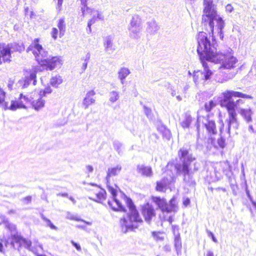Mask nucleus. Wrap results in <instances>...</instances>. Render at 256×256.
I'll return each instance as SVG.
<instances>
[{
    "label": "nucleus",
    "instance_id": "nucleus-24",
    "mask_svg": "<svg viewBox=\"0 0 256 256\" xmlns=\"http://www.w3.org/2000/svg\"><path fill=\"white\" fill-rule=\"evenodd\" d=\"M192 118L190 115L185 114L184 119L180 122V124L184 128H188L192 122Z\"/></svg>",
    "mask_w": 256,
    "mask_h": 256
},
{
    "label": "nucleus",
    "instance_id": "nucleus-5",
    "mask_svg": "<svg viewBox=\"0 0 256 256\" xmlns=\"http://www.w3.org/2000/svg\"><path fill=\"white\" fill-rule=\"evenodd\" d=\"M178 156L182 163L176 162L174 160L169 162L166 166L168 170L172 171L174 168L177 174H182L184 176L190 173V165L195 160V158L190 154L188 150L182 148L178 152Z\"/></svg>",
    "mask_w": 256,
    "mask_h": 256
},
{
    "label": "nucleus",
    "instance_id": "nucleus-6",
    "mask_svg": "<svg viewBox=\"0 0 256 256\" xmlns=\"http://www.w3.org/2000/svg\"><path fill=\"white\" fill-rule=\"evenodd\" d=\"M36 51H33V54L36 60L41 66V69L52 70L54 68L60 67L62 64V60L59 56H48V53L42 45H36Z\"/></svg>",
    "mask_w": 256,
    "mask_h": 256
},
{
    "label": "nucleus",
    "instance_id": "nucleus-42",
    "mask_svg": "<svg viewBox=\"0 0 256 256\" xmlns=\"http://www.w3.org/2000/svg\"><path fill=\"white\" fill-rule=\"evenodd\" d=\"M41 218L46 222V225L47 226H49L50 224L52 223V222L50 220L47 218L43 214H41Z\"/></svg>",
    "mask_w": 256,
    "mask_h": 256
},
{
    "label": "nucleus",
    "instance_id": "nucleus-14",
    "mask_svg": "<svg viewBox=\"0 0 256 256\" xmlns=\"http://www.w3.org/2000/svg\"><path fill=\"white\" fill-rule=\"evenodd\" d=\"M122 170V166L120 165H117L112 168H108L106 177V182L110 184V182H115L114 177L117 176Z\"/></svg>",
    "mask_w": 256,
    "mask_h": 256
},
{
    "label": "nucleus",
    "instance_id": "nucleus-60",
    "mask_svg": "<svg viewBox=\"0 0 256 256\" xmlns=\"http://www.w3.org/2000/svg\"><path fill=\"white\" fill-rule=\"evenodd\" d=\"M82 11L83 14H84L86 10L88 11V10H90L88 9V8H87V7L86 8V9H85L84 8H82Z\"/></svg>",
    "mask_w": 256,
    "mask_h": 256
},
{
    "label": "nucleus",
    "instance_id": "nucleus-35",
    "mask_svg": "<svg viewBox=\"0 0 256 256\" xmlns=\"http://www.w3.org/2000/svg\"><path fill=\"white\" fill-rule=\"evenodd\" d=\"M92 223V220L90 218L88 220L81 219V228H84L86 226H90Z\"/></svg>",
    "mask_w": 256,
    "mask_h": 256
},
{
    "label": "nucleus",
    "instance_id": "nucleus-54",
    "mask_svg": "<svg viewBox=\"0 0 256 256\" xmlns=\"http://www.w3.org/2000/svg\"><path fill=\"white\" fill-rule=\"evenodd\" d=\"M206 256H214V253L211 250H208L206 254Z\"/></svg>",
    "mask_w": 256,
    "mask_h": 256
},
{
    "label": "nucleus",
    "instance_id": "nucleus-43",
    "mask_svg": "<svg viewBox=\"0 0 256 256\" xmlns=\"http://www.w3.org/2000/svg\"><path fill=\"white\" fill-rule=\"evenodd\" d=\"M206 232H207V234H208V236L212 238V240L214 241V242L215 243H217L218 242V240L216 238L214 237V234H213V233L212 232H210V230H206Z\"/></svg>",
    "mask_w": 256,
    "mask_h": 256
},
{
    "label": "nucleus",
    "instance_id": "nucleus-59",
    "mask_svg": "<svg viewBox=\"0 0 256 256\" xmlns=\"http://www.w3.org/2000/svg\"><path fill=\"white\" fill-rule=\"evenodd\" d=\"M15 213V210H10L8 212V214H12Z\"/></svg>",
    "mask_w": 256,
    "mask_h": 256
},
{
    "label": "nucleus",
    "instance_id": "nucleus-21",
    "mask_svg": "<svg viewBox=\"0 0 256 256\" xmlns=\"http://www.w3.org/2000/svg\"><path fill=\"white\" fill-rule=\"evenodd\" d=\"M12 53L14 52H22L25 49L23 44H20L17 42L9 43L7 44Z\"/></svg>",
    "mask_w": 256,
    "mask_h": 256
},
{
    "label": "nucleus",
    "instance_id": "nucleus-2",
    "mask_svg": "<svg viewBox=\"0 0 256 256\" xmlns=\"http://www.w3.org/2000/svg\"><path fill=\"white\" fill-rule=\"evenodd\" d=\"M222 98L220 100V106L226 108L228 118L226 120L228 124V132L230 134L232 124H234V127L237 130L239 127V123L237 119V114L236 110V104L231 100L232 97L242 98H243L252 99V96L250 95L243 94L240 92L227 90L222 93Z\"/></svg>",
    "mask_w": 256,
    "mask_h": 256
},
{
    "label": "nucleus",
    "instance_id": "nucleus-23",
    "mask_svg": "<svg viewBox=\"0 0 256 256\" xmlns=\"http://www.w3.org/2000/svg\"><path fill=\"white\" fill-rule=\"evenodd\" d=\"M45 100L42 99V97H40L36 100H34L31 102V104L33 108L36 110L38 111L44 107Z\"/></svg>",
    "mask_w": 256,
    "mask_h": 256
},
{
    "label": "nucleus",
    "instance_id": "nucleus-20",
    "mask_svg": "<svg viewBox=\"0 0 256 256\" xmlns=\"http://www.w3.org/2000/svg\"><path fill=\"white\" fill-rule=\"evenodd\" d=\"M94 94L95 92L94 90H90L87 93L83 102V104L86 108L94 103L95 100L94 98Z\"/></svg>",
    "mask_w": 256,
    "mask_h": 256
},
{
    "label": "nucleus",
    "instance_id": "nucleus-25",
    "mask_svg": "<svg viewBox=\"0 0 256 256\" xmlns=\"http://www.w3.org/2000/svg\"><path fill=\"white\" fill-rule=\"evenodd\" d=\"M130 73V70L126 68H122L118 72V76L121 82L124 83V80Z\"/></svg>",
    "mask_w": 256,
    "mask_h": 256
},
{
    "label": "nucleus",
    "instance_id": "nucleus-27",
    "mask_svg": "<svg viewBox=\"0 0 256 256\" xmlns=\"http://www.w3.org/2000/svg\"><path fill=\"white\" fill-rule=\"evenodd\" d=\"M193 78L195 83H198L200 80H204L203 72L200 70L194 72Z\"/></svg>",
    "mask_w": 256,
    "mask_h": 256
},
{
    "label": "nucleus",
    "instance_id": "nucleus-29",
    "mask_svg": "<svg viewBox=\"0 0 256 256\" xmlns=\"http://www.w3.org/2000/svg\"><path fill=\"white\" fill-rule=\"evenodd\" d=\"M174 246L176 251H180L182 248V244L180 234L175 236L174 239Z\"/></svg>",
    "mask_w": 256,
    "mask_h": 256
},
{
    "label": "nucleus",
    "instance_id": "nucleus-22",
    "mask_svg": "<svg viewBox=\"0 0 256 256\" xmlns=\"http://www.w3.org/2000/svg\"><path fill=\"white\" fill-rule=\"evenodd\" d=\"M240 113L246 122H252V112L250 108H242L240 110Z\"/></svg>",
    "mask_w": 256,
    "mask_h": 256
},
{
    "label": "nucleus",
    "instance_id": "nucleus-63",
    "mask_svg": "<svg viewBox=\"0 0 256 256\" xmlns=\"http://www.w3.org/2000/svg\"><path fill=\"white\" fill-rule=\"evenodd\" d=\"M130 24L132 26H136V24L134 23V20H132V22H131V23H130Z\"/></svg>",
    "mask_w": 256,
    "mask_h": 256
},
{
    "label": "nucleus",
    "instance_id": "nucleus-39",
    "mask_svg": "<svg viewBox=\"0 0 256 256\" xmlns=\"http://www.w3.org/2000/svg\"><path fill=\"white\" fill-rule=\"evenodd\" d=\"M58 34V30L56 28H52V30L51 32V34L52 38L54 40H56L57 38V35Z\"/></svg>",
    "mask_w": 256,
    "mask_h": 256
},
{
    "label": "nucleus",
    "instance_id": "nucleus-11",
    "mask_svg": "<svg viewBox=\"0 0 256 256\" xmlns=\"http://www.w3.org/2000/svg\"><path fill=\"white\" fill-rule=\"evenodd\" d=\"M42 72L41 66H35L32 69L27 72L24 78L18 80V84L22 87V88H27L32 82L33 86H36L37 83L36 74L38 72Z\"/></svg>",
    "mask_w": 256,
    "mask_h": 256
},
{
    "label": "nucleus",
    "instance_id": "nucleus-30",
    "mask_svg": "<svg viewBox=\"0 0 256 256\" xmlns=\"http://www.w3.org/2000/svg\"><path fill=\"white\" fill-rule=\"evenodd\" d=\"M216 104L212 100L204 104V108L206 112H209L216 106Z\"/></svg>",
    "mask_w": 256,
    "mask_h": 256
},
{
    "label": "nucleus",
    "instance_id": "nucleus-38",
    "mask_svg": "<svg viewBox=\"0 0 256 256\" xmlns=\"http://www.w3.org/2000/svg\"><path fill=\"white\" fill-rule=\"evenodd\" d=\"M104 46L106 49L108 50V49H111L112 46V43L110 38H108L104 42Z\"/></svg>",
    "mask_w": 256,
    "mask_h": 256
},
{
    "label": "nucleus",
    "instance_id": "nucleus-31",
    "mask_svg": "<svg viewBox=\"0 0 256 256\" xmlns=\"http://www.w3.org/2000/svg\"><path fill=\"white\" fill-rule=\"evenodd\" d=\"M119 98V94L118 92L112 91L110 93L109 100L112 102H114Z\"/></svg>",
    "mask_w": 256,
    "mask_h": 256
},
{
    "label": "nucleus",
    "instance_id": "nucleus-33",
    "mask_svg": "<svg viewBox=\"0 0 256 256\" xmlns=\"http://www.w3.org/2000/svg\"><path fill=\"white\" fill-rule=\"evenodd\" d=\"M52 92V90L49 86H46L44 90H41L40 92V96L44 97L46 96V94H50Z\"/></svg>",
    "mask_w": 256,
    "mask_h": 256
},
{
    "label": "nucleus",
    "instance_id": "nucleus-57",
    "mask_svg": "<svg viewBox=\"0 0 256 256\" xmlns=\"http://www.w3.org/2000/svg\"><path fill=\"white\" fill-rule=\"evenodd\" d=\"M58 195H60L63 197H66V196H67L68 194L67 193H62V194H59Z\"/></svg>",
    "mask_w": 256,
    "mask_h": 256
},
{
    "label": "nucleus",
    "instance_id": "nucleus-44",
    "mask_svg": "<svg viewBox=\"0 0 256 256\" xmlns=\"http://www.w3.org/2000/svg\"><path fill=\"white\" fill-rule=\"evenodd\" d=\"M190 203V198H185L184 199V200L182 201V204L184 206V207H186L188 206H189Z\"/></svg>",
    "mask_w": 256,
    "mask_h": 256
},
{
    "label": "nucleus",
    "instance_id": "nucleus-4",
    "mask_svg": "<svg viewBox=\"0 0 256 256\" xmlns=\"http://www.w3.org/2000/svg\"><path fill=\"white\" fill-rule=\"evenodd\" d=\"M204 14L202 18V24L206 26L208 24L210 28V32H209V36L212 37V41H215L214 37V20L216 22V26L219 30L218 34L222 40L224 39V34L222 29L224 27V22L221 17L217 18V11L215 8V4L213 2V0H203Z\"/></svg>",
    "mask_w": 256,
    "mask_h": 256
},
{
    "label": "nucleus",
    "instance_id": "nucleus-64",
    "mask_svg": "<svg viewBox=\"0 0 256 256\" xmlns=\"http://www.w3.org/2000/svg\"><path fill=\"white\" fill-rule=\"evenodd\" d=\"M86 66H87L86 63H85V64H83V66H84V69H86Z\"/></svg>",
    "mask_w": 256,
    "mask_h": 256
},
{
    "label": "nucleus",
    "instance_id": "nucleus-53",
    "mask_svg": "<svg viewBox=\"0 0 256 256\" xmlns=\"http://www.w3.org/2000/svg\"><path fill=\"white\" fill-rule=\"evenodd\" d=\"M51 229L54 230H58V228L55 226L52 222L50 224L49 226Z\"/></svg>",
    "mask_w": 256,
    "mask_h": 256
},
{
    "label": "nucleus",
    "instance_id": "nucleus-62",
    "mask_svg": "<svg viewBox=\"0 0 256 256\" xmlns=\"http://www.w3.org/2000/svg\"><path fill=\"white\" fill-rule=\"evenodd\" d=\"M70 199L72 202L74 204L76 202L74 199L72 197H70Z\"/></svg>",
    "mask_w": 256,
    "mask_h": 256
},
{
    "label": "nucleus",
    "instance_id": "nucleus-58",
    "mask_svg": "<svg viewBox=\"0 0 256 256\" xmlns=\"http://www.w3.org/2000/svg\"><path fill=\"white\" fill-rule=\"evenodd\" d=\"M24 12H25L26 15H27L28 13V7H26L24 8Z\"/></svg>",
    "mask_w": 256,
    "mask_h": 256
},
{
    "label": "nucleus",
    "instance_id": "nucleus-46",
    "mask_svg": "<svg viewBox=\"0 0 256 256\" xmlns=\"http://www.w3.org/2000/svg\"><path fill=\"white\" fill-rule=\"evenodd\" d=\"M34 45L32 44H30L26 50V51L27 52H28L30 51H32L33 52V51H36V49L34 50Z\"/></svg>",
    "mask_w": 256,
    "mask_h": 256
},
{
    "label": "nucleus",
    "instance_id": "nucleus-16",
    "mask_svg": "<svg viewBox=\"0 0 256 256\" xmlns=\"http://www.w3.org/2000/svg\"><path fill=\"white\" fill-rule=\"evenodd\" d=\"M12 54V53L8 44H4L2 47L0 48V55L2 56L4 62H11Z\"/></svg>",
    "mask_w": 256,
    "mask_h": 256
},
{
    "label": "nucleus",
    "instance_id": "nucleus-50",
    "mask_svg": "<svg viewBox=\"0 0 256 256\" xmlns=\"http://www.w3.org/2000/svg\"><path fill=\"white\" fill-rule=\"evenodd\" d=\"M24 200L26 201V204H29L31 202L32 196H27L24 198Z\"/></svg>",
    "mask_w": 256,
    "mask_h": 256
},
{
    "label": "nucleus",
    "instance_id": "nucleus-48",
    "mask_svg": "<svg viewBox=\"0 0 256 256\" xmlns=\"http://www.w3.org/2000/svg\"><path fill=\"white\" fill-rule=\"evenodd\" d=\"M3 108L4 110H10V106H8V102H4V104H2Z\"/></svg>",
    "mask_w": 256,
    "mask_h": 256
},
{
    "label": "nucleus",
    "instance_id": "nucleus-51",
    "mask_svg": "<svg viewBox=\"0 0 256 256\" xmlns=\"http://www.w3.org/2000/svg\"><path fill=\"white\" fill-rule=\"evenodd\" d=\"M86 170L88 172H92L93 171V168L91 166H86Z\"/></svg>",
    "mask_w": 256,
    "mask_h": 256
},
{
    "label": "nucleus",
    "instance_id": "nucleus-37",
    "mask_svg": "<svg viewBox=\"0 0 256 256\" xmlns=\"http://www.w3.org/2000/svg\"><path fill=\"white\" fill-rule=\"evenodd\" d=\"M70 220H74L76 221H80V218L78 216L72 214L70 212H68L66 216Z\"/></svg>",
    "mask_w": 256,
    "mask_h": 256
},
{
    "label": "nucleus",
    "instance_id": "nucleus-56",
    "mask_svg": "<svg viewBox=\"0 0 256 256\" xmlns=\"http://www.w3.org/2000/svg\"><path fill=\"white\" fill-rule=\"evenodd\" d=\"M3 244L2 241H0V252H3Z\"/></svg>",
    "mask_w": 256,
    "mask_h": 256
},
{
    "label": "nucleus",
    "instance_id": "nucleus-3",
    "mask_svg": "<svg viewBox=\"0 0 256 256\" xmlns=\"http://www.w3.org/2000/svg\"><path fill=\"white\" fill-rule=\"evenodd\" d=\"M198 48L197 52L199 59L204 68V80H209L213 74L212 71L210 70L207 61L214 63V58H212V52H210L211 46L208 38V34L204 32H200L197 35Z\"/></svg>",
    "mask_w": 256,
    "mask_h": 256
},
{
    "label": "nucleus",
    "instance_id": "nucleus-18",
    "mask_svg": "<svg viewBox=\"0 0 256 256\" xmlns=\"http://www.w3.org/2000/svg\"><path fill=\"white\" fill-rule=\"evenodd\" d=\"M138 172L144 176L151 177L152 176V170L151 166L144 165H138Z\"/></svg>",
    "mask_w": 256,
    "mask_h": 256
},
{
    "label": "nucleus",
    "instance_id": "nucleus-34",
    "mask_svg": "<svg viewBox=\"0 0 256 256\" xmlns=\"http://www.w3.org/2000/svg\"><path fill=\"white\" fill-rule=\"evenodd\" d=\"M20 100H22L23 103L25 104H26L30 103L31 104V100L26 95H24L22 93L20 94L19 96Z\"/></svg>",
    "mask_w": 256,
    "mask_h": 256
},
{
    "label": "nucleus",
    "instance_id": "nucleus-19",
    "mask_svg": "<svg viewBox=\"0 0 256 256\" xmlns=\"http://www.w3.org/2000/svg\"><path fill=\"white\" fill-rule=\"evenodd\" d=\"M24 108L26 109V104L23 103L22 100H20L19 98L18 100H12L10 106V110L15 111L17 109Z\"/></svg>",
    "mask_w": 256,
    "mask_h": 256
},
{
    "label": "nucleus",
    "instance_id": "nucleus-61",
    "mask_svg": "<svg viewBox=\"0 0 256 256\" xmlns=\"http://www.w3.org/2000/svg\"><path fill=\"white\" fill-rule=\"evenodd\" d=\"M34 15V12L32 11L30 12V18H33V16Z\"/></svg>",
    "mask_w": 256,
    "mask_h": 256
},
{
    "label": "nucleus",
    "instance_id": "nucleus-7",
    "mask_svg": "<svg viewBox=\"0 0 256 256\" xmlns=\"http://www.w3.org/2000/svg\"><path fill=\"white\" fill-rule=\"evenodd\" d=\"M210 52H212V58H214V63L220 64L219 68L230 70L236 67L238 60L231 52L222 53L214 51L212 49L211 46Z\"/></svg>",
    "mask_w": 256,
    "mask_h": 256
},
{
    "label": "nucleus",
    "instance_id": "nucleus-8",
    "mask_svg": "<svg viewBox=\"0 0 256 256\" xmlns=\"http://www.w3.org/2000/svg\"><path fill=\"white\" fill-rule=\"evenodd\" d=\"M82 192L89 198L97 202H102L106 198V191L96 184L84 183Z\"/></svg>",
    "mask_w": 256,
    "mask_h": 256
},
{
    "label": "nucleus",
    "instance_id": "nucleus-32",
    "mask_svg": "<svg viewBox=\"0 0 256 256\" xmlns=\"http://www.w3.org/2000/svg\"><path fill=\"white\" fill-rule=\"evenodd\" d=\"M152 235L156 241H162L164 240V236H162L163 232H153Z\"/></svg>",
    "mask_w": 256,
    "mask_h": 256
},
{
    "label": "nucleus",
    "instance_id": "nucleus-55",
    "mask_svg": "<svg viewBox=\"0 0 256 256\" xmlns=\"http://www.w3.org/2000/svg\"><path fill=\"white\" fill-rule=\"evenodd\" d=\"M168 221L169 222L170 224H172V222L174 221V218L172 216H170L168 219Z\"/></svg>",
    "mask_w": 256,
    "mask_h": 256
},
{
    "label": "nucleus",
    "instance_id": "nucleus-26",
    "mask_svg": "<svg viewBox=\"0 0 256 256\" xmlns=\"http://www.w3.org/2000/svg\"><path fill=\"white\" fill-rule=\"evenodd\" d=\"M62 82V80L61 76L58 75L52 76L50 80V84L51 86L54 88H58V85L61 84Z\"/></svg>",
    "mask_w": 256,
    "mask_h": 256
},
{
    "label": "nucleus",
    "instance_id": "nucleus-9",
    "mask_svg": "<svg viewBox=\"0 0 256 256\" xmlns=\"http://www.w3.org/2000/svg\"><path fill=\"white\" fill-rule=\"evenodd\" d=\"M151 200L163 213L176 212L178 210V205L172 204L174 197L170 200L169 204L164 198L159 196H152Z\"/></svg>",
    "mask_w": 256,
    "mask_h": 256
},
{
    "label": "nucleus",
    "instance_id": "nucleus-15",
    "mask_svg": "<svg viewBox=\"0 0 256 256\" xmlns=\"http://www.w3.org/2000/svg\"><path fill=\"white\" fill-rule=\"evenodd\" d=\"M170 182L167 177L162 178L160 180L156 182L155 190L160 192H165L168 190Z\"/></svg>",
    "mask_w": 256,
    "mask_h": 256
},
{
    "label": "nucleus",
    "instance_id": "nucleus-47",
    "mask_svg": "<svg viewBox=\"0 0 256 256\" xmlns=\"http://www.w3.org/2000/svg\"><path fill=\"white\" fill-rule=\"evenodd\" d=\"M40 41V39L38 38H35L34 40L33 44H32L34 45V49L36 50V46L38 45H40L38 44V42Z\"/></svg>",
    "mask_w": 256,
    "mask_h": 256
},
{
    "label": "nucleus",
    "instance_id": "nucleus-49",
    "mask_svg": "<svg viewBox=\"0 0 256 256\" xmlns=\"http://www.w3.org/2000/svg\"><path fill=\"white\" fill-rule=\"evenodd\" d=\"M71 242L72 244L76 248L77 250H80V245L78 244L75 242L73 240H72Z\"/></svg>",
    "mask_w": 256,
    "mask_h": 256
},
{
    "label": "nucleus",
    "instance_id": "nucleus-45",
    "mask_svg": "<svg viewBox=\"0 0 256 256\" xmlns=\"http://www.w3.org/2000/svg\"><path fill=\"white\" fill-rule=\"evenodd\" d=\"M219 122L221 124V126H220L219 130L220 133H222L224 130V124L222 120H220Z\"/></svg>",
    "mask_w": 256,
    "mask_h": 256
},
{
    "label": "nucleus",
    "instance_id": "nucleus-12",
    "mask_svg": "<svg viewBox=\"0 0 256 256\" xmlns=\"http://www.w3.org/2000/svg\"><path fill=\"white\" fill-rule=\"evenodd\" d=\"M140 210L145 222L148 224H150L152 220L156 217V210L149 202L142 205Z\"/></svg>",
    "mask_w": 256,
    "mask_h": 256
},
{
    "label": "nucleus",
    "instance_id": "nucleus-10",
    "mask_svg": "<svg viewBox=\"0 0 256 256\" xmlns=\"http://www.w3.org/2000/svg\"><path fill=\"white\" fill-rule=\"evenodd\" d=\"M202 118L205 122L202 121V124L206 128L208 136L207 142L208 144L212 145L215 148H217L218 146L215 144L216 139L212 138V136H216L218 134L216 121L214 120L210 119V114H207Z\"/></svg>",
    "mask_w": 256,
    "mask_h": 256
},
{
    "label": "nucleus",
    "instance_id": "nucleus-13",
    "mask_svg": "<svg viewBox=\"0 0 256 256\" xmlns=\"http://www.w3.org/2000/svg\"><path fill=\"white\" fill-rule=\"evenodd\" d=\"M0 218L3 224H4L5 228L8 230L10 232L12 237L10 244L13 247H14V236H18L17 234L16 226L14 224L10 222L8 218H6L5 216L2 215L0 216Z\"/></svg>",
    "mask_w": 256,
    "mask_h": 256
},
{
    "label": "nucleus",
    "instance_id": "nucleus-41",
    "mask_svg": "<svg viewBox=\"0 0 256 256\" xmlns=\"http://www.w3.org/2000/svg\"><path fill=\"white\" fill-rule=\"evenodd\" d=\"M41 218L46 222V225L47 226H49L50 224L52 223V222L50 220L47 218L43 214H41Z\"/></svg>",
    "mask_w": 256,
    "mask_h": 256
},
{
    "label": "nucleus",
    "instance_id": "nucleus-28",
    "mask_svg": "<svg viewBox=\"0 0 256 256\" xmlns=\"http://www.w3.org/2000/svg\"><path fill=\"white\" fill-rule=\"evenodd\" d=\"M58 26L60 30V36H64L66 30V24H64V18H60L58 20Z\"/></svg>",
    "mask_w": 256,
    "mask_h": 256
},
{
    "label": "nucleus",
    "instance_id": "nucleus-1",
    "mask_svg": "<svg viewBox=\"0 0 256 256\" xmlns=\"http://www.w3.org/2000/svg\"><path fill=\"white\" fill-rule=\"evenodd\" d=\"M106 186L109 192L111 194L113 200L108 202L110 208L114 211L126 212V209L124 204V202L128 208L129 212L127 218L122 217L119 220V224L122 228H124L125 232L134 231L138 228L140 225L144 222L139 211L132 199L124 194L120 199L116 198L117 191L119 189L115 182H106Z\"/></svg>",
    "mask_w": 256,
    "mask_h": 256
},
{
    "label": "nucleus",
    "instance_id": "nucleus-36",
    "mask_svg": "<svg viewBox=\"0 0 256 256\" xmlns=\"http://www.w3.org/2000/svg\"><path fill=\"white\" fill-rule=\"evenodd\" d=\"M218 147L222 148H224L226 146V143L225 142V140L222 137L218 138Z\"/></svg>",
    "mask_w": 256,
    "mask_h": 256
},
{
    "label": "nucleus",
    "instance_id": "nucleus-40",
    "mask_svg": "<svg viewBox=\"0 0 256 256\" xmlns=\"http://www.w3.org/2000/svg\"><path fill=\"white\" fill-rule=\"evenodd\" d=\"M57 4L56 9L58 12H60L62 10V6L63 3V0H57Z\"/></svg>",
    "mask_w": 256,
    "mask_h": 256
},
{
    "label": "nucleus",
    "instance_id": "nucleus-17",
    "mask_svg": "<svg viewBox=\"0 0 256 256\" xmlns=\"http://www.w3.org/2000/svg\"><path fill=\"white\" fill-rule=\"evenodd\" d=\"M18 244V248L22 246H24V248L29 250H30L32 242L30 240H28L21 236H14V244Z\"/></svg>",
    "mask_w": 256,
    "mask_h": 256
},
{
    "label": "nucleus",
    "instance_id": "nucleus-52",
    "mask_svg": "<svg viewBox=\"0 0 256 256\" xmlns=\"http://www.w3.org/2000/svg\"><path fill=\"white\" fill-rule=\"evenodd\" d=\"M226 10L229 12H231L234 10L232 6L230 4H228L226 6Z\"/></svg>",
    "mask_w": 256,
    "mask_h": 256
}]
</instances>
